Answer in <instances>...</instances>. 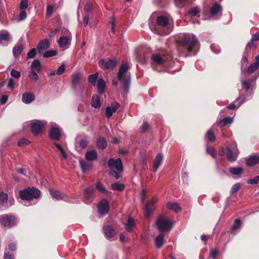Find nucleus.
Returning <instances> with one entry per match:
<instances>
[{
	"label": "nucleus",
	"instance_id": "obj_1",
	"mask_svg": "<svg viewBox=\"0 0 259 259\" xmlns=\"http://www.w3.org/2000/svg\"><path fill=\"white\" fill-rule=\"evenodd\" d=\"M178 51L192 52L198 43L197 38L193 34H187L180 36L176 40Z\"/></svg>",
	"mask_w": 259,
	"mask_h": 259
},
{
	"label": "nucleus",
	"instance_id": "obj_2",
	"mask_svg": "<svg viewBox=\"0 0 259 259\" xmlns=\"http://www.w3.org/2000/svg\"><path fill=\"white\" fill-rule=\"evenodd\" d=\"M128 69V63H122L117 74V77L122 83V90L125 94L129 92L131 81V73L127 71Z\"/></svg>",
	"mask_w": 259,
	"mask_h": 259
},
{
	"label": "nucleus",
	"instance_id": "obj_3",
	"mask_svg": "<svg viewBox=\"0 0 259 259\" xmlns=\"http://www.w3.org/2000/svg\"><path fill=\"white\" fill-rule=\"evenodd\" d=\"M40 193V191L35 187H27L19 191V196L22 200L29 201L39 198Z\"/></svg>",
	"mask_w": 259,
	"mask_h": 259
},
{
	"label": "nucleus",
	"instance_id": "obj_4",
	"mask_svg": "<svg viewBox=\"0 0 259 259\" xmlns=\"http://www.w3.org/2000/svg\"><path fill=\"white\" fill-rule=\"evenodd\" d=\"M155 225L161 232L169 231L172 227V223L169 219H166L162 214H160L157 218Z\"/></svg>",
	"mask_w": 259,
	"mask_h": 259
},
{
	"label": "nucleus",
	"instance_id": "obj_5",
	"mask_svg": "<svg viewBox=\"0 0 259 259\" xmlns=\"http://www.w3.org/2000/svg\"><path fill=\"white\" fill-rule=\"evenodd\" d=\"M156 23L159 27L164 29L161 34L167 35L171 31V28L169 26V20L166 16L163 15L158 16Z\"/></svg>",
	"mask_w": 259,
	"mask_h": 259
},
{
	"label": "nucleus",
	"instance_id": "obj_6",
	"mask_svg": "<svg viewBox=\"0 0 259 259\" xmlns=\"http://www.w3.org/2000/svg\"><path fill=\"white\" fill-rule=\"evenodd\" d=\"M0 223L4 227L11 228L17 224V218L11 214L1 215Z\"/></svg>",
	"mask_w": 259,
	"mask_h": 259
},
{
	"label": "nucleus",
	"instance_id": "obj_7",
	"mask_svg": "<svg viewBox=\"0 0 259 259\" xmlns=\"http://www.w3.org/2000/svg\"><path fill=\"white\" fill-rule=\"evenodd\" d=\"M98 212L100 214H105L108 212L110 208L109 201L106 199H102L97 205Z\"/></svg>",
	"mask_w": 259,
	"mask_h": 259
},
{
	"label": "nucleus",
	"instance_id": "obj_8",
	"mask_svg": "<svg viewBox=\"0 0 259 259\" xmlns=\"http://www.w3.org/2000/svg\"><path fill=\"white\" fill-rule=\"evenodd\" d=\"M157 198L156 197H153L152 198L147 201L145 204V206L144 208V215L145 217L147 218H148L151 215L152 212H153V208L150 207V205H154L157 202Z\"/></svg>",
	"mask_w": 259,
	"mask_h": 259
},
{
	"label": "nucleus",
	"instance_id": "obj_9",
	"mask_svg": "<svg viewBox=\"0 0 259 259\" xmlns=\"http://www.w3.org/2000/svg\"><path fill=\"white\" fill-rule=\"evenodd\" d=\"M117 61L115 59H109L106 61L105 59H101L99 62L100 67L102 69H110L115 67Z\"/></svg>",
	"mask_w": 259,
	"mask_h": 259
},
{
	"label": "nucleus",
	"instance_id": "obj_10",
	"mask_svg": "<svg viewBox=\"0 0 259 259\" xmlns=\"http://www.w3.org/2000/svg\"><path fill=\"white\" fill-rule=\"evenodd\" d=\"M108 166L110 168H115L118 172L123 170L122 161L120 158L114 160L113 158H110L108 161Z\"/></svg>",
	"mask_w": 259,
	"mask_h": 259
},
{
	"label": "nucleus",
	"instance_id": "obj_11",
	"mask_svg": "<svg viewBox=\"0 0 259 259\" xmlns=\"http://www.w3.org/2000/svg\"><path fill=\"white\" fill-rule=\"evenodd\" d=\"M94 189L92 187L87 188L83 192V201L86 204L91 203L93 200Z\"/></svg>",
	"mask_w": 259,
	"mask_h": 259
},
{
	"label": "nucleus",
	"instance_id": "obj_12",
	"mask_svg": "<svg viewBox=\"0 0 259 259\" xmlns=\"http://www.w3.org/2000/svg\"><path fill=\"white\" fill-rule=\"evenodd\" d=\"M50 41L48 38L41 39L38 43L36 48L39 54H41L50 48Z\"/></svg>",
	"mask_w": 259,
	"mask_h": 259
},
{
	"label": "nucleus",
	"instance_id": "obj_13",
	"mask_svg": "<svg viewBox=\"0 0 259 259\" xmlns=\"http://www.w3.org/2000/svg\"><path fill=\"white\" fill-rule=\"evenodd\" d=\"M258 68H259V55L255 57L254 62L251 63L248 69H245L243 71V73L245 75L246 74H251L254 72Z\"/></svg>",
	"mask_w": 259,
	"mask_h": 259
},
{
	"label": "nucleus",
	"instance_id": "obj_14",
	"mask_svg": "<svg viewBox=\"0 0 259 259\" xmlns=\"http://www.w3.org/2000/svg\"><path fill=\"white\" fill-rule=\"evenodd\" d=\"M103 229L105 236L108 239L113 237L116 233L114 228L110 225L104 226Z\"/></svg>",
	"mask_w": 259,
	"mask_h": 259
},
{
	"label": "nucleus",
	"instance_id": "obj_15",
	"mask_svg": "<svg viewBox=\"0 0 259 259\" xmlns=\"http://www.w3.org/2000/svg\"><path fill=\"white\" fill-rule=\"evenodd\" d=\"M44 124L39 121L32 123L31 125V131L35 135L40 134L42 132Z\"/></svg>",
	"mask_w": 259,
	"mask_h": 259
},
{
	"label": "nucleus",
	"instance_id": "obj_16",
	"mask_svg": "<svg viewBox=\"0 0 259 259\" xmlns=\"http://www.w3.org/2000/svg\"><path fill=\"white\" fill-rule=\"evenodd\" d=\"M258 163L259 156L255 154L249 155L246 160V165L248 166H253Z\"/></svg>",
	"mask_w": 259,
	"mask_h": 259
},
{
	"label": "nucleus",
	"instance_id": "obj_17",
	"mask_svg": "<svg viewBox=\"0 0 259 259\" xmlns=\"http://www.w3.org/2000/svg\"><path fill=\"white\" fill-rule=\"evenodd\" d=\"M49 136L50 138L54 141H57L61 138V133L59 128L53 127L51 128L49 132Z\"/></svg>",
	"mask_w": 259,
	"mask_h": 259
},
{
	"label": "nucleus",
	"instance_id": "obj_18",
	"mask_svg": "<svg viewBox=\"0 0 259 259\" xmlns=\"http://www.w3.org/2000/svg\"><path fill=\"white\" fill-rule=\"evenodd\" d=\"M119 107L118 103L115 102L112 104L111 107H107L106 108V115L107 117H111L113 113H114Z\"/></svg>",
	"mask_w": 259,
	"mask_h": 259
},
{
	"label": "nucleus",
	"instance_id": "obj_19",
	"mask_svg": "<svg viewBox=\"0 0 259 259\" xmlns=\"http://www.w3.org/2000/svg\"><path fill=\"white\" fill-rule=\"evenodd\" d=\"M35 100V96L32 93L25 92L22 96V101L25 104H29Z\"/></svg>",
	"mask_w": 259,
	"mask_h": 259
},
{
	"label": "nucleus",
	"instance_id": "obj_20",
	"mask_svg": "<svg viewBox=\"0 0 259 259\" xmlns=\"http://www.w3.org/2000/svg\"><path fill=\"white\" fill-rule=\"evenodd\" d=\"M163 159V156L161 153H158L154 160L153 171L156 172L161 165Z\"/></svg>",
	"mask_w": 259,
	"mask_h": 259
},
{
	"label": "nucleus",
	"instance_id": "obj_21",
	"mask_svg": "<svg viewBox=\"0 0 259 259\" xmlns=\"http://www.w3.org/2000/svg\"><path fill=\"white\" fill-rule=\"evenodd\" d=\"M257 75H253L252 78L247 80H243L241 82L242 87L245 91H248L250 89L251 83L257 78Z\"/></svg>",
	"mask_w": 259,
	"mask_h": 259
},
{
	"label": "nucleus",
	"instance_id": "obj_22",
	"mask_svg": "<svg viewBox=\"0 0 259 259\" xmlns=\"http://www.w3.org/2000/svg\"><path fill=\"white\" fill-rule=\"evenodd\" d=\"M97 88L98 93L99 94H103L104 93L106 88V83L102 78H100L97 80Z\"/></svg>",
	"mask_w": 259,
	"mask_h": 259
},
{
	"label": "nucleus",
	"instance_id": "obj_23",
	"mask_svg": "<svg viewBox=\"0 0 259 259\" xmlns=\"http://www.w3.org/2000/svg\"><path fill=\"white\" fill-rule=\"evenodd\" d=\"M226 156L227 159L230 162H234L237 159V154L233 152L230 147H227Z\"/></svg>",
	"mask_w": 259,
	"mask_h": 259
},
{
	"label": "nucleus",
	"instance_id": "obj_24",
	"mask_svg": "<svg viewBox=\"0 0 259 259\" xmlns=\"http://www.w3.org/2000/svg\"><path fill=\"white\" fill-rule=\"evenodd\" d=\"M10 40V33L7 30H2L0 32V45H3L4 41L8 42Z\"/></svg>",
	"mask_w": 259,
	"mask_h": 259
},
{
	"label": "nucleus",
	"instance_id": "obj_25",
	"mask_svg": "<svg viewBox=\"0 0 259 259\" xmlns=\"http://www.w3.org/2000/svg\"><path fill=\"white\" fill-rule=\"evenodd\" d=\"M164 234L163 233L159 234L155 238V243L157 248H160L164 242Z\"/></svg>",
	"mask_w": 259,
	"mask_h": 259
},
{
	"label": "nucleus",
	"instance_id": "obj_26",
	"mask_svg": "<svg viewBox=\"0 0 259 259\" xmlns=\"http://www.w3.org/2000/svg\"><path fill=\"white\" fill-rule=\"evenodd\" d=\"M23 50V46L21 43H18L13 49V54L15 57L19 56Z\"/></svg>",
	"mask_w": 259,
	"mask_h": 259
},
{
	"label": "nucleus",
	"instance_id": "obj_27",
	"mask_svg": "<svg viewBox=\"0 0 259 259\" xmlns=\"http://www.w3.org/2000/svg\"><path fill=\"white\" fill-rule=\"evenodd\" d=\"M167 209L174 210L175 212H178L181 210V207L178 203L168 202L166 204Z\"/></svg>",
	"mask_w": 259,
	"mask_h": 259
},
{
	"label": "nucleus",
	"instance_id": "obj_28",
	"mask_svg": "<svg viewBox=\"0 0 259 259\" xmlns=\"http://www.w3.org/2000/svg\"><path fill=\"white\" fill-rule=\"evenodd\" d=\"M97 146L99 149H104L107 145V142L104 137H99L97 140Z\"/></svg>",
	"mask_w": 259,
	"mask_h": 259
},
{
	"label": "nucleus",
	"instance_id": "obj_29",
	"mask_svg": "<svg viewBox=\"0 0 259 259\" xmlns=\"http://www.w3.org/2000/svg\"><path fill=\"white\" fill-rule=\"evenodd\" d=\"M222 11V7L218 3H215L210 9V14L212 16L217 15Z\"/></svg>",
	"mask_w": 259,
	"mask_h": 259
},
{
	"label": "nucleus",
	"instance_id": "obj_30",
	"mask_svg": "<svg viewBox=\"0 0 259 259\" xmlns=\"http://www.w3.org/2000/svg\"><path fill=\"white\" fill-rule=\"evenodd\" d=\"M91 104L92 107L95 108H99L101 106V101L100 97L98 95L93 96Z\"/></svg>",
	"mask_w": 259,
	"mask_h": 259
},
{
	"label": "nucleus",
	"instance_id": "obj_31",
	"mask_svg": "<svg viewBox=\"0 0 259 259\" xmlns=\"http://www.w3.org/2000/svg\"><path fill=\"white\" fill-rule=\"evenodd\" d=\"M85 157L88 160L94 161L97 158V153L95 150L90 151L85 153Z\"/></svg>",
	"mask_w": 259,
	"mask_h": 259
},
{
	"label": "nucleus",
	"instance_id": "obj_32",
	"mask_svg": "<svg viewBox=\"0 0 259 259\" xmlns=\"http://www.w3.org/2000/svg\"><path fill=\"white\" fill-rule=\"evenodd\" d=\"M69 38L66 36L61 37L58 40V43L60 48L67 47L69 42Z\"/></svg>",
	"mask_w": 259,
	"mask_h": 259
},
{
	"label": "nucleus",
	"instance_id": "obj_33",
	"mask_svg": "<svg viewBox=\"0 0 259 259\" xmlns=\"http://www.w3.org/2000/svg\"><path fill=\"white\" fill-rule=\"evenodd\" d=\"M229 171L230 173L235 176L241 175L243 172V168L241 167H230L229 168Z\"/></svg>",
	"mask_w": 259,
	"mask_h": 259
},
{
	"label": "nucleus",
	"instance_id": "obj_34",
	"mask_svg": "<svg viewBox=\"0 0 259 259\" xmlns=\"http://www.w3.org/2000/svg\"><path fill=\"white\" fill-rule=\"evenodd\" d=\"M72 85L74 89L76 85L79 83L80 79V76L79 73H75L72 75Z\"/></svg>",
	"mask_w": 259,
	"mask_h": 259
},
{
	"label": "nucleus",
	"instance_id": "obj_35",
	"mask_svg": "<svg viewBox=\"0 0 259 259\" xmlns=\"http://www.w3.org/2000/svg\"><path fill=\"white\" fill-rule=\"evenodd\" d=\"M151 58L153 61L157 65H162L165 62L163 58L159 55H152Z\"/></svg>",
	"mask_w": 259,
	"mask_h": 259
},
{
	"label": "nucleus",
	"instance_id": "obj_36",
	"mask_svg": "<svg viewBox=\"0 0 259 259\" xmlns=\"http://www.w3.org/2000/svg\"><path fill=\"white\" fill-rule=\"evenodd\" d=\"M31 69H35L36 72H39L41 70L40 62L39 60L35 59L31 64Z\"/></svg>",
	"mask_w": 259,
	"mask_h": 259
},
{
	"label": "nucleus",
	"instance_id": "obj_37",
	"mask_svg": "<svg viewBox=\"0 0 259 259\" xmlns=\"http://www.w3.org/2000/svg\"><path fill=\"white\" fill-rule=\"evenodd\" d=\"M241 225V221L240 219H237L235 220L233 225L231 227L230 230L228 231V233L231 234L233 231L239 229Z\"/></svg>",
	"mask_w": 259,
	"mask_h": 259
},
{
	"label": "nucleus",
	"instance_id": "obj_38",
	"mask_svg": "<svg viewBox=\"0 0 259 259\" xmlns=\"http://www.w3.org/2000/svg\"><path fill=\"white\" fill-rule=\"evenodd\" d=\"M95 188L97 190L102 193L107 194L109 193V191L106 189L103 185L100 182H97L96 183Z\"/></svg>",
	"mask_w": 259,
	"mask_h": 259
},
{
	"label": "nucleus",
	"instance_id": "obj_39",
	"mask_svg": "<svg viewBox=\"0 0 259 259\" xmlns=\"http://www.w3.org/2000/svg\"><path fill=\"white\" fill-rule=\"evenodd\" d=\"M232 122V118H231L230 117L227 116V117L224 118L221 120H220L218 123V125L219 127H222L227 125V124L231 123Z\"/></svg>",
	"mask_w": 259,
	"mask_h": 259
},
{
	"label": "nucleus",
	"instance_id": "obj_40",
	"mask_svg": "<svg viewBox=\"0 0 259 259\" xmlns=\"http://www.w3.org/2000/svg\"><path fill=\"white\" fill-rule=\"evenodd\" d=\"M49 192L52 197L57 200H61L63 198V196H62L60 192L58 191L50 189Z\"/></svg>",
	"mask_w": 259,
	"mask_h": 259
},
{
	"label": "nucleus",
	"instance_id": "obj_41",
	"mask_svg": "<svg viewBox=\"0 0 259 259\" xmlns=\"http://www.w3.org/2000/svg\"><path fill=\"white\" fill-rule=\"evenodd\" d=\"M111 187L113 190L118 191H123L125 188L124 184L118 182L112 184Z\"/></svg>",
	"mask_w": 259,
	"mask_h": 259
},
{
	"label": "nucleus",
	"instance_id": "obj_42",
	"mask_svg": "<svg viewBox=\"0 0 259 259\" xmlns=\"http://www.w3.org/2000/svg\"><path fill=\"white\" fill-rule=\"evenodd\" d=\"M79 164L80 167L83 172L88 170L92 167V164L89 163H87L83 160L79 161Z\"/></svg>",
	"mask_w": 259,
	"mask_h": 259
},
{
	"label": "nucleus",
	"instance_id": "obj_43",
	"mask_svg": "<svg viewBox=\"0 0 259 259\" xmlns=\"http://www.w3.org/2000/svg\"><path fill=\"white\" fill-rule=\"evenodd\" d=\"M134 226L135 222L134 219L132 218H128L126 224V230L130 232L132 230Z\"/></svg>",
	"mask_w": 259,
	"mask_h": 259
},
{
	"label": "nucleus",
	"instance_id": "obj_44",
	"mask_svg": "<svg viewBox=\"0 0 259 259\" xmlns=\"http://www.w3.org/2000/svg\"><path fill=\"white\" fill-rule=\"evenodd\" d=\"M57 50H48L46 51L44 54H43V57L44 58H49L51 57H53L56 56L57 54Z\"/></svg>",
	"mask_w": 259,
	"mask_h": 259
},
{
	"label": "nucleus",
	"instance_id": "obj_45",
	"mask_svg": "<svg viewBox=\"0 0 259 259\" xmlns=\"http://www.w3.org/2000/svg\"><path fill=\"white\" fill-rule=\"evenodd\" d=\"M206 152L208 154H210L213 158H215L217 156V154L215 148L212 146H208L206 148Z\"/></svg>",
	"mask_w": 259,
	"mask_h": 259
},
{
	"label": "nucleus",
	"instance_id": "obj_46",
	"mask_svg": "<svg viewBox=\"0 0 259 259\" xmlns=\"http://www.w3.org/2000/svg\"><path fill=\"white\" fill-rule=\"evenodd\" d=\"M98 76V73H95L93 74L90 75L88 77V81L89 83L92 84L93 85H95L96 81L97 79Z\"/></svg>",
	"mask_w": 259,
	"mask_h": 259
},
{
	"label": "nucleus",
	"instance_id": "obj_47",
	"mask_svg": "<svg viewBox=\"0 0 259 259\" xmlns=\"http://www.w3.org/2000/svg\"><path fill=\"white\" fill-rule=\"evenodd\" d=\"M8 200V195L3 192L0 193V205L7 202Z\"/></svg>",
	"mask_w": 259,
	"mask_h": 259
},
{
	"label": "nucleus",
	"instance_id": "obj_48",
	"mask_svg": "<svg viewBox=\"0 0 259 259\" xmlns=\"http://www.w3.org/2000/svg\"><path fill=\"white\" fill-rule=\"evenodd\" d=\"M205 136L210 142H213L215 140V136L211 130L207 132Z\"/></svg>",
	"mask_w": 259,
	"mask_h": 259
},
{
	"label": "nucleus",
	"instance_id": "obj_49",
	"mask_svg": "<svg viewBox=\"0 0 259 259\" xmlns=\"http://www.w3.org/2000/svg\"><path fill=\"white\" fill-rule=\"evenodd\" d=\"M28 76L31 79V81L34 82H36L38 79V76L35 72V71L33 69H31L29 74H28Z\"/></svg>",
	"mask_w": 259,
	"mask_h": 259
},
{
	"label": "nucleus",
	"instance_id": "obj_50",
	"mask_svg": "<svg viewBox=\"0 0 259 259\" xmlns=\"http://www.w3.org/2000/svg\"><path fill=\"white\" fill-rule=\"evenodd\" d=\"M256 47V44L254 42V41L251 39V40L248 42L245 48V51L248 53L251 49H255Z\"/></svg>",
	"mask_w": 259,
	"mask_h": 259
},
{
	"label": "nucleus",
	"instance_id": "obj_51",
	"mask_svg": "<svg viewBox=\"0 0 259 259\" xmlns=\"http://www.w3.org/2000/svg\"><path fill=\"white\" fill-rule=\"evenodd\" d=\"M241 188V185L240 183H236L234 184L231 189L230 193L231 195H233L234 194L236 193Z\"/></svg>",
	"mask_w": 259,
	"mask_h": 259
},
{
	"label": "nucleus",
	"instance_id": "obj_52",
	"mask_svg": "<svg viewBox=\"0 0 259 259\" xmlns=\"http://www.w3.org/2000/svg\"><path fill=\"white\" fill-rule=\"evenodd\" d=\"M36 54V50L35 48H33L31 49L27 54V58L26 59H29L30 58H33L35 57Z\"/></svg>",
	"mask_w": 259,
	"mask_h": 259
},
{
	"label": "nucleus",
	"instance_id": "obj_53",
	"mask_svg": "<svg viewBox=\"0 0 259 259\" xmlns=\"http://www.w3.org/2000/svg\"><path fill=\"white\" fill-rule=\"evenodd\" d=\"M188 13L192 16H196L198 14L200 13V10L197 7H193L190 9Z\"/></svg>",
	"mask_w": 259,
	"mask_h": 259
},
{
	"label": "nucleus",
	"instance_id": "obj_54",
	"mask_svg": "<svg viewBox=\"0 0 259 259\" xmlns=\"http://www.w3.org/2000/svg\"><path fill=\"white\" fill-rule=\"evenodd\" d=\"M93 10V4L90 3H88L85 4L84 10L85 14H89V13L91 12Z\"/></svg>",
	"mask_w": 259,
	"mask_h": 259
},
{
	"label": "nucleus",
	"instance_id": "obj_55",
	"mask_svg": "<svg viewBox=\"0 0 259 259\" xmlns=\"http://www.w3.org/2000/svg\"><path fill=\"white\" fill-rule=\"evenodd\" d=\"M259 182V176H256L252 179H250L247 181V183L251 185H256Z\"/></svg>",
	"mask_w": 259,
	"mask_h": 259
},
{
	"label": "nucleus",
	"instance_id": "obj_56",
	"mask_svg": "<svg viewBox=\"0 0 259 259\" xmlns=\"http://www.w3.org/2000/svg\"><path fill=\"white\" fill-rule=\"evenodd\" d=\"M28 1L27 0H22L20 4V9L21 10H24L28 8Z\"/></svg>",
	"mask_w": 259,
	"mask_h": 259
},
{
	"label": "nucleus",
	"instance_id": "obj_57",
	"mask_svg": "<svg viewBox=\"0 0 259 259\" xmlns=\"http://www.w3.org/2000/svg\"><path fill=\"white\" fill-rule=\"evenodd\" d=\"M29 142L26 139H21L18 142V145L19 147H23L29 144Z\"/></svg>",
	"mask_w": 259,
	"mask_h": 259
},
{
	"label": "nucleus",
	"instance_id": "obj_58",
	"mask_svg": "<svg viewBox=\"0 0 259 259\" xmlns=\"http://www.w3.org/2000/svg\"><path fill=\"white\" fill-rule=\"evenodd\" d=\"M65 70V66L64 64H62L56 70V74L60 75L62 74Z\"/></svg>",
	"mask_w": 259,
	"mask_h": 259
},
{
	"label": "nucleus",
	"instance_id": "obj_59",
	"mask_svg": "<svg viewBox=\"0 0 259 259\" xmlns=\"http://www.w3.org/2000/svg\"><path fill=\"white\" fill-rule=\"evenodd\" d=\"M88 142L87 140L81 139L79 142V146L81 149H84L87 147Z\"/></svg>",
	"mask_w": 259,
	"mask_h": 259
},
{
	"label": "nucleus",
	"instance_id": "obj_60",
	"mask_svg": "<svg viewBox=\"0 0 259 259\" xmlns=\"http://www.w3.org/2000/svg\"><path fill=\"white\" fill-rule=\"evenodd\" d=\"M11 75L14 78H18L20 77L21 74L19 71L13 69L11 71Z\"/></svg>",
	"mask_w": 259,
	"mask_h": 259
},
{
	"label": "nucleus",
	"instance_id": "obj_61",
	"mask_svg": "<svg viewBox=\"0 0 259 259\" xmlns=\"http://www.w3.org/2000/svg\"><path fill=\"white\" fill-rule=\"evenodd\" d=\"M27 14L24 10H21L19 14L18 20L19 21L24 20L26 17Z\"/></svg>",
	"mask_w": 259,
	"mask_h": 259
},
{
	"label": "nucleus",
	"instance_id": "obj_62",
	"mask_svg": "<svg viewBox=\"0 0 259 259\" xmlns=\"http://www.w3.org/2000/svg\"><path fill=\"white\" fill-rule=\"evenodd\" d=\"M149 127V124L147 122H144L141 126V130L142 132L147 131Z\"/></svg>",
	"mask_w": 259,
	"mask_h": 259
},
{
	"label": "nucleus",
	"instance_id": "obj_63",
	"mask_svg": "<svg viewBox=\"0 0 259 259\" xmlns=\"http://www.w3.org/2000/svg\"><path fill=\"white\" fill-rule=\"evenodd\" d=\"M109 174L113 176L116 179H118L119 178V175L118 173L114 169H110L109 172Z\"/></svg>",
	"mask_w": 259,
	"mask_h": 259
},
{
	"label": "nucleus",
	"instance_id": "obj_64",
	"mask_svg": "<svg viewBox=\"0 0 259 259\" xmlns=\"http://www.w3.org/2000/svg\"><path fill=\"white\" fill-rule=\"evenodd\" d=\"M4 259H14V255L10 254L9 252H5L4 254Z\"/></svg>",
	"mask_w": 259,
	"mask_h": 259
}]
</instances>
